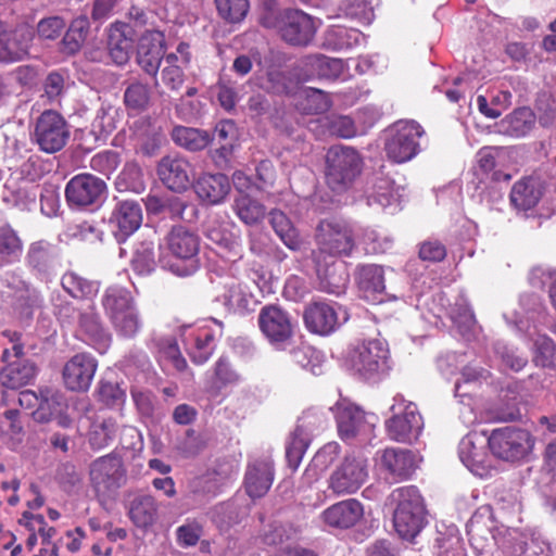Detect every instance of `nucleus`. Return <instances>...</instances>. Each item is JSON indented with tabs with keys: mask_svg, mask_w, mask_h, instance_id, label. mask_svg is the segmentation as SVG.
Here are the masks:
<instances>
[{
	"mask_svg": "<svg viewBox=\"0 0 556 556\" xmlns=\"http://www.w3.org/2000/svg\"><path fill=\"white\" fill-rule=\"evenodd\" d=\"M169 253L177 260L170 270L177 276L187 277L199 269V236L184 226H176L165 237Z\"/></svg>",
	"mask_w": 556,
	"mask_h": 556,
	"instance_id": "4",
	"label": "nucleus"
},
{
	"mask_svg": "<svg viewBox=\"0 0 556 556\" xmlns=\"http://www.w3.org/2000/svg\"><path fill=\"white\" fill-rule=\"evenodd\" d=\"M197 195L207 204H218L230 191V182L224 174H204L193 186Z\"/></svg>",
	"mask_w": 556,
	"mask_h": 556,
	"instance_id": "31",
	"label": "nucleus"
},
{
	"mask_svg": "<svg viewBox=\"0 0 556 556\" xmlns=\"http://www.w3.org/2000/svg\"><path fill=\"white\" fill-rule=\"evenodd\" d=\"M65 408L66 401L62 392L52 388L40 389L39 406L34 412V418L39 422L58 419L61 426H66V418L63 417Z\"/></svg>",
	"mask_w": 556,
	"mask_h": 556,
	"instance_id": "30",
	"label": "nucleus"
},
{
	"mask_svg": "<svg viewBox=\"0 0 556 556\" xmlns=\"http://www.w3.org/2000/svg\"><path fill=\"white\" fill-rule=\"evenodd\" d=\"M61 282L63 289L75 299L89 300L99 291L97 282L88 280L74 271L65 273Z\"/></svg>",
	"mask_w": 556,
	"mask_h": 556,
	"instance_id": "48",
	"label": "nucleus"
},
{
	"mask_svg": "<svg viewBox=\"0 0 556 556\" xmlns=\"http://www.w3.org/2000/svg\"><path fill=\"white\" fill-rule=\"evenodd\" d=\"M188 352L193 363L204 364L215 350V337L210 330H199L187 339Z\"/></svg>",
	"mask_w": 556,
	"mask_h": 556,
	"instance_id": "45",
	"label": "nucleus"
},
{
	"mask_svg": "<svg viewBox=\"0 0 556 556\" xmlns=\"http://www.w3.org/2000/svg\"><path fill=\"white\" fill-rule=\"evenodd\" d=\"M142 223V208L135 200L118 201L113 207L108 225L118 243L125 242Z\"/></svg>",
	"mask_w": 556,
	"mask_h": 556,
	"instance_id": "18",
	"label": "nucleus"
},
{
	"mask_svg": "<svg viewBox=\"0 0 556 556\" xmlns=\"http://www.w3.org/2000/svg\"><path fill=\"white\" fill-rule=\"evenodd\" d=\"M388 345L383 340H364L351 350L350 363L361 376L369 379L388 369Z\"/></svg>",
	"mask_w": 556,
	"mask_h": 556,
	"instance_id": "12",
	"label": "nucleus"
},
{
	"mask_svg": "<svg viewBox=\"0 0 556 556\" xmlns=\"http://www.w3.org/2000/svg\"><path fill=\"white\" fill-rule=\"evenodd\" d=\"M395 404L391 406L393 417L387 421L389 437L397 442L413 443L418 440L422 429V417L418 413L416 404H405L402 395L394 397Z\"/></svg>",
	"mask_w": 556,
	"mask_h": 556,
	"instance_id": "7",
	"label": "nucleus"
},
{
	"mask_svg": "<svg viewBox=\"0 0 556 556\" xmlns=\"http://www.w3.org/2000/svg\"><path fill=\"white\" fill-rule=\"evenodd\" d=\"M368 479V459L361 453L346 455L328 478V490L334 496L356 493Z\"/></svg>",
	"mask_w": 556,
	"mask_h": 556,
	"instance_id": "5",
	"label": "nucleus"
},
{
	"mask_svg": "<svg viewBox=\"0 0 556 556\" xmlns=\"http://www.w3.org/2000/svg\"><path fill=\"white\" fill-rule=\"evenodd\" d=\"M364 515L361 502L348 498L332 504L320 514L321 521L334 529H349L355 526Z\"/></svg>",
	"mask_w": 556,
	"mask_h": 556,
	"instance_id": "23",
	"label": "nucleus"
},
{
	"mask_svg": "<svg viewBox=\"0 0 556 556\" xmlns=\"http://www.w3.org/2000/svg\"><path fill=\"white\" fill-rule=\"evenodd\" d=\"M88 33L89 21L87 17L79 16L73 20L61 41L62 51L67 54H74L79 51Z\"/></svg>",
	"mask_w": 556,
	"mask_h": 556,
	"instance_id": "51",
	"label": "nucleus"
},
{
	"mask_svg": "<svg viewBox=\"0 0 556 556\" xmlns=\"http://www.w3.org/2000/svg\"><path fill=\"white\" fill-rule=\"evenodd\" d=\"M121 164L119 154L115 151H103L94 154L90 160V167L110 177Z\"/></svg>",
	"mask_w": 556,
	"mask_h": 556,
	"instance_id": "64",
	"label": "nucleus"
},
{
	"mask_svg": "<svg viewBox=\"0 0 556 556\" xmlns=\"http://www.w3.org/2000/svg\"><path fill=\"white\" fill-rule=\"evenodd\" d=\"M191 166L178 155L162 157L157 165V175L163 184L174 191L186 190L190 184Z\"/></svg>",
	"mask_w": 556,
	"mask_h": 556,
	"instance_id": "27",
	"label": "nucleus"
},
{
	"mask_svg": "<svg viewBox=\"0 0 556 556\" xmlns=\"http://www.w3.org/2000/svg\"><path fill=\"white\" fill-rule=\"evenodd\" d=\"M22 241L9 225L0 226V267L16 262L22 254Z\"/></svg>",
	"mask_w": 556,
	"mask_h": 556,
	"instance_id": "50",
	"label": "nucleus"
},
{
	"mask_svg": "<svg viewBox=\"0 0 556 556\" xmlns=\"http://www.w3.org/2000/svg\"><path fill=\"white\" fill-rule=\"evenodd\" d=\"M110 320L117 333L125 338L135 337L141 328V320L136 305L115 314L110 317Z\"/></svg>",
	"mask_w": 556,
	"mask_h": 556,
	"instance_id": "54",
	"label": "nucleus"
},
{
	"mask_svg": "<svg viewBox=\"0 0 556 556\" xmlns=\"http://www.w3.org/2000/svg\"><path fill=\"white\" fill-rule=\"evenodd\" d=\"M460 462L476 476L483 477L489 472L490 465L483 445L478 446L475 435L464 437L458 445Z\"/></svg>",
	"mask_w": 556,
	"mask_h": 556,
	"instance_id": "34",
	"label": "nucleus"
},
{
	"mask_svg": "<svg viewBox=\"0 0 556 556\" xmlns=\"http://www.w3.org/2000/svg\"><path fill=\"white\" fill-rule=\"evenodd\" d=\"M368 205H377L381 208L399 204V193L394 188V181L380 173H376L371 180V187L367 190Z\"/></svg>",
	"mask_w": 556,
	"mask_h": 556,
	"instance_id": "36",
	"label": "nucleus"
},
{
	"mask_svg": "<svg viewBox=\"0 0 556 556\" xmlns=\"http://www.w3.org/2000/svg\"><path fill=\"white\" fill-rule=\"evenodd\" d=\"M117 431L118 426L112 418L93 422L89 432V443L94 448H103L115 439Z\"/></svg>",
	"mask_w": 556,
	"mask_h": 556,
	"instance_id": "56",
	"label": "nucleus"
},
{
	"mask_svg": "<svg viewBox=\"0 0 556 556\" xmlns=\"http://www.w3.org/2000/svg\"><path fill=\"white\" fill-rule=\"evenodd\" d=\"M35 38L34 28L27 23H20L8 28L0 22V62L12 63L24 60Z\"/></svg>",
	"mask_w": 556,
	"mask_h": 556,
	"instance_id": "14",
	"label": "nucleus"
},
{
	"mask_svg": "<svg viewBox=\"0 0 556 556\" xmlns=\"http://www.w3.org/2000/svg\"><path fill=\"white\" fill-rule=\"evenodd\" d=\"M258 326L262 333L271 344L280 346L292 338L295 320L281 306L269 304L261 308Z\"/></svg>",
	"mask_w": 556,
	"mask_h": 556,
	"instance_id": "15",
	"label": "nucleus"
},
{
	"mask_svg": "<svg viewBox=\"0 0 556 556\" xmlns=\"http://www.w3.org/2000/svg\"><path fill=\"white\" fill-rule=\"evenodd\" d=\"M531 361L535 367L556 370V343L545 333L531 337Z\"/></svg>",
	"mask_w": 556,
	"mask_h": 556,
	"instance_id": "39",
	"label": "nucleus"
},
{
	"mask_svg": "<svg viewBox=\"0 0 556 556\" xmlns=\"http://www.w3.org/2000/svg\"><path fill=\"white\" fill-rule=\"evenodd\" d=\"M220 488V481L215 472H206L193 478L189 483V489L193 494L202 496H215Z\"/></svg>",
	"mask_w": 556,
	"mask_h": 556,
	"instance_id": "62",
	"label": "nucleus"
},
{
	"mask_svg": "<svg viewBox=\"0 0 556 556\" xmlns=\"http://www.w3.org/2000/svg\"><path fill=\"white\" fill-rule=\"evenodd\" d=\"M542 194V186L538 179L523 178L514 184L509 199L517 211L527 212L536 206Z\"/></svg>",
	"mask_w": 556,
	"mask_h": 556,
	"instance_id": "35",
	"label": "nucleus"
},
{
	"mask_svg": "<svg viewBox=\"0 0 556 556\" xmlns=\"http://www.w3.org/2000/svg\"><path fill=\"white\" fill-rule=\"evenodd\" d=\"M417 455L404 448H386L381 454V466L393 479H407L417 468Z\"/></svg>",
	"mask_w": 556,
	"mask_h": 556,
	"instance_id": "28",
	"label": "nucleus"
},
{
	"mask_svg": "<svg viewBox=\"0 0 556 556\" xmlns=\"http://www.w3.org/2000/svg\"><path fill=\"white\" fill-rule=\"evenodd\" d=\"M331 409L342 440L350 441L358 438L362 441H366L370 439L375 424L359 406L343 399L337 402Z\"/></svg>",
	"mask_w": 556,
	"mask_h": 556,
	"instance_id": "10",
	"label": "nucleus"
},
{
	"mask_svg": "<svg viewBox=\"0 0 556 556\" xmlns=\"http://www.w3.org/2000/svg\"><path fill=\"white\" fill-rule=\"evenodd\" d=\"M117 109L114 106H101L91 123V131L97 140H105L108 136L116 129Z\"/></svg>",
	"mask_w": 556,
	"mask_h": 556,
	"instance_id": "53",
	"label": "nucleus"
},
{
	"mask_svg": "<svg viewBox=\"0 0 556 556\" xmlns=\"http://www.w3.org/2000/svg\"><path fill=\"white\" fill-rule=\"evenodd\" d=\"M488 444L494 456L514 462L526 457L532 451L534 440L525 429L504 427L492 431Z\"/></svg>",
	"mask_w": 556,
	"mask_h": 556,
	"instance_id": "8",
	"label": "nucleus"
},
{
	"mask_svg": "<svg viewBox=\"0 0 556 556\" xmlns=\"http://www.w3.org/2000/svg\"><path fill=\"white\" fill-rule=\"evenodd\" d=\"M304 62L320 78H337L343 67L341 60L331 59L323 54L308 55Z\"/></svg>",
	"mask_w": 556,
	"mask_h": 556,
	"instance_id": "57",
	"label": "nucleus"
},
{
	"mask_svg": "<svg viewBox=\"0 0 556 556\" xmlns=\"http://www.w3.org/2000/svg\"><path fill=\"white\" fill-rule=\"evenodd\" d=\"M39 186L22 177L9 176L1 193L2 201L21 211H30L36 205Z\"/></svg>",
	"mask_w": 556,
	"mask_h": 556,
	"instance_id": "21",
	"label": "nucleus"
},
{
	"mask_svg": "<svg viewBox=\"0 0 556 556\" xmlns=\"http://www.w3.org/2000/svg\"><path fill=\"white\" fill-rule=\"evenodd\" d=\"M355 281L365 299L382 302L386 292L383 267L377 264H361L355 269Z\"/></svg>",
	"mask_w": 556,
	"mask_h": 556,
	"instance_id": "26",
	"label": "nucleus"
},
{
	"mask_svg": "<svg viewBox=\"0 0 556 556\" xmlns=\"http://www.w3.org/2000/svg\"><path fill=\"white\" fill-rule=\"evenodd\" d=\"M359 152L348 146H333L326 154L325 179L327 186L341 194L350 190L363 170Z\"/></svg>",
	"mask_w": 556,
	"mask_h": 556,
	"instance_id": "2",
	"label": "nucleus"
},
{
	"mask_svg": "<svg viewBox=\"0 0 556 556\" xmlns=\"http://www.w3.org/2000/svg\"><path fill=\"white\" fill-rule=\"evenodd\" d=\"M324 424L325 419L312 410L305 412L300 418L286 446V458L291 469H298L308 447L311 434L315 429L321 428Z\"/></svg>",
	"mask_w": 556,
	"mask_h": 556,
	"instance_id": "17",
	"label": "nucleus"
},
{
	"mask_svg": "<svg viewBox=\"0 0 556 556\" xmlns=\"http://www.w3.org/2000/svg\"><path fill=\"white\" fill-rule=\"evenodd\" d=\"M128 517L139 529L151 528L159 518V504L150 494L136 495L128 505Z\"/></svg>",
	"mask_w": 556,
	"mask_h": 556,
	"instance_id": "33",
	"label": "nucleus"
},
{
	"mask_svg": "<svg viewBox=\"0 0 556 556\" xmlns=\"http://www.w3.org/2000/svg\"><path fill=\"white\" fill-rule=\"evenodd\" d=\"M78 324L90 343L105 346L110 341V334L102 326L101 319L96 313L93 305L88 304L85 309L79 312Z\"/></svg>",
	"mask_w": 556,
	"mask_h": 556,
	"instance_id": "41",
	"label": "nucleus"
},
{
	"mask_svg": "<svg viewBox=\"0 0 556 556\" xmlns=\"http://www.w3.org/2000/svg\"><path fill=\"white\" fill-rule=\"evenodd\" d=\"M108 50L113 62L126 64L134 51L135 30L126 23H113L108 29Z\"/></svg>",
	"mask_w": 556,
	"mask_h": 556,
	"instance_id": "25",
	"label": "nucleus"
},
{
	"mask_svg": "<svg viewBox=\"0 0 556 556\" xmlns=\"http://www.w3.org/2000/svg\"><path fill=\"white\" fill-rule=\"evenodd\" d=\"M346 320V312L338 304L314 302L304 312L306 328L321 336L330 334Z\"/></svg>",
	"mask_w": 556,
	"mask_h": 556,
	"instance_id": "16",
	"label": "nucleus"
},
{
	"mask_svg": "<svg viewBox=\"0 0 556 556\" xmlns=\"http://www.w3.org/2000/svg\"><path fill=\"white\" fill-rule=\"evenodd\" d=\"M37 375L36 365L27 359L11 362L0 374L2 386L9 389H18L30 383Z\"/></svg>",
	"mask_w": 556,
	"mask_h": 556,
	"instance_id": "37",
	"label": "nucleus"
},
{
	"mask_svg": "<svg viewBox=\"0 0 556 556\" xmlns=\"http://www.w3.org/2000/svg\"><path fill=\"white\" fill-rule=\"evenodd\" d=\"M108 194L105 181L91 174L72 177L65 187V199L70 207L93 211L102 205Z\"/></svg>",
	"mask_w": 556,
	"mask_h": 556,
	"instance_id": "6",
	"label": "nucleus"
},
{
	"mask_svg": "<svg viewBox=\"0 0 556 556\" xmlns=\"http://www.w3.org/2000/svg\"><path fill=\"white\" fill-rule=\"evenodd\" d=\"M155 266L154 241L143 240L139 242L134 251L131 267L140 275L151 273Z\"/></svg>",
	"mask_w": 556,
	"mask_h": 556,
	"instance_id": "55",
	"label": "nucleus"
},
{
	"mask_svg": "<svg viewBox=\"0 0 556 556\" xmlns=\"http://www.w3.org/2000/svg\"><path fill=\"white\" fill-rule=\"evenodd\" d=\"M391 498L396 503L393 523L396 532L403 539H414L426 523L424 500L414 485L395 489Z\"/></svg>",
	"mask_w": 556,
	"mask_h": 556,
	"instance_id": "3",
	"label": "nucleus"
},
{
	"mask_svg": "<svg viewBox=\"0 0 556 556\" xmlns=\"http://www.w3.org/2000/svg\"><path fill=\"white\" fill-rule=\"evenodd\" d=\"M269 224L283 244L290 250H300L302 241L290 218L280 210L268 213Z\"/></svg>",
	"mask_w": 556,
	"mask_h": 556,
	"instance_id": "44",
	"label": "nucleus"
},
{
	"mask_svg": "<svg viewBox=\"0 0 556 556\" xmlns=\"http://www.w3.org/2000/svg\"><path fill=\"white\" fill-rule=\"evenodd\" d=\"M232 211L245 225L260 224L266 216V207L249 194H238L233 199Z\"/></svg>",
	"mask_w": 556,
	"mask_h": 556,
	"instance_id": "43",
	"label": "nucleus"
},
{
	"mask_svg": "<svg viewBox=\"0 0 556 556\" xmlns=\"http://www.w3.org/2000/svg\"><path fill=\"white\" fill-rule=\"evenodd\" d=\"M275 477L274 463L270 457L255 459L248 465L244 486L252 498L263 497L270 489Z\"/></svg>",
	"mask_w": 556,
	"mask_h": 556,
	"instance_id": "24",
	"label": "nucleus"
},
{
	"mask_svg": "<svg viewBox=\"0 0 556 556\" xmlns=\"http://www.w3.org/2000/svg\"><path fill=\"white\" fill-rule=\"evenodd\" d=\"M488 532L483 527L479 525L477 517H472L467 523V534L473 549L479 556H493L492 546L494 545L493 538L489 540L482 534Z\"/></svg>",
	"mask_w": 556,
	"mask_h": 556,
	"instance_id": "58",
	"label": "nucleus"
},
{
	"mask_svg": "<svg viewBox=\"0 0 556 556\" xmlns=\"http://www.w3.org/2000/svg\"><path fill=\"white\" fill-rule=\"evenodd\" d=\"M535 124V114L529 108H519L505 116L498 124L500 132L520 138L531 131Z\"/></svg>",
	"mask_w": 556,
	"mask_h": 556,
	"instance_id": "38",
	"label": "nucleus"
},
{
	"mask_svg": "<svg viewBox=\"0 0 556 556\" xmlns=\"http://www.w3.org/2000/svg\"><path fill=\"white\" fill-rule=\"evenodd\" d=\"M98 368V361L89 353H77L64 365L62 377L65 387L74 392L89 390Z\"/></svg>",
	"mask_w": 556,
	"mask_h": 556,
	"instance_id": "19",
	"label": "nucleus"
},
{
	"mask_svg": "<svg viewBox=\"0 0 556 556\" xmlns=\"http://www.w3.org/2000/svg\"><path fill=\"white\" fill-rule=\"evenodd\" d=\"M228 313H244L249 308L251 294L245 287L236 280H231L224 287V292L216 298Z\"/></svg>",
	"mask_w": 556,
	"mask_h": 556,
	"instance_id": "40",
	"label": "nucleus"
},
{
	"mask_svg": "<svg viewBox=\"0 0 556 556\" xmlns=\"http://www.w3.org/2000/svg\"><path fill=\"white\" fill-rule=\"evenodd\" d=\"M364 40L363 34L355 28L332 26L325 35V46L333 50L351 49Z\"/></svg>",
	"mask_w": 556,
	"mask_h": 556,
	"instance_id": "47",
	"label": "nucleus"
},
{
	"mask_svg": "<svg viewBox=\"0 0 556 556\" xmlns=\"http://www.w3.org/2000/svg\"><path fill=\"white\" fill-rule=\"evenodd\" d=\"M316 250L314 262L350 257L356 248V239L352 225L338 218H326L319 222L315 233Z\"/></svg>",
	"mask_w": 556,
	"mask_h": 556,
	"instance_id": "1",
	"label": "nucleus"
},
{
	"mask_svg": "<svg viewBox=\"0 0 556 556\" xmlns=\"http://www.w3.org/2000/svg\"><path fill=\"white\" fill-rule=\"evenodd\" d=\"M494 353L500 359L502 366L514 371L521 370L527 364L528 358L518 354V351L504 342H496L494 344Z\"/></svg>",
	"mask_w": 556,
	"mask_h": 556,
	"instance_id": "59",
	"label": "nucleus"
},
{
	"mask_svg": "<svg viewBox=\"0 0 556 556\" xmlns=\"http://www.w3.org/2000/svg\"><path fill=\"white\" fill-rule=\"evenodd\" d=\"M503 155L504 150L497 147H484L477 153L478 168L492 181H507L511 178L510 174L498 168Z\"/></svg>",
	"mask_w": 556,
	"mask_h": 556,
	"instance_id": "42",
	"label": "nucleus"
},
{
	"mask_svg": "<svg viewBox=\"0 0 556 556\" xmlns=\"http://www.w3.org/2000/svg\"><path fill=\"white\" fill-rule=\"evenodd\" d=\"M304 112L320 114L329 110L331 101L327 93L320 89L307 88L304 90V98L301 102Z\"/></svg>",
	"mask_w": 556,
	"mask_h": 556,
	"instance_id": "61",
	"label": "nucleus"
},
{
	"mask_svg": "<svg viewBox=\"0 0 556 556\" xmlns=\"http://www.w3.org/2000/svg\"><path fill=\"white\" fill-rule=\"evenodd\" d=\"M89 475L99 495H112L127 481V470L123 459L116 454H108L93 460Z\"/></svg>",
	"mask_w": 556,
	"mask_h": 556,
	"instance_id": "11",
	"label": "nucleus"
},
{
	"mask_svg": "<svg viewBox=\"0 0 556 556\" xmlns=\"http://www.w3.org/2000/svg\"><path fill=\"white\" fill-rule=\"evenodd\" d=\"M219 15L230 22H241L249 11V0H215Z\"/></svg>",
	"mask_w": 556,
	"mask_h": 556,
	"instance_id": "60",
	"label": "nucleus"
},
{
	"mask_svg": "<svg viewBox=\"0 0 556 556\" xmlns=\"http://www.w3.org/2000/svg\"><path fill=\"white\" fill-rule=\"evenodd\" d=\"M26 264L38 276H49L60 264V252L55 244L38 240L28 245Z\"/></svg>",
	"mask_w": 556,
	"mask_h": 556,
	"instance_id": "22",
	"label": "nucleus"
},
{
	"mask_svg": "<svg viewBox=\"0 0 556 556\" xmlns=\"http://www.w3.org/2000/svg\"><path fill=\"white\" fill-rule=\"evenodd\" d=\"M164 55V42L160 35L148 36L141 39L137 52V61L143 72L155 77Z\"/></svg>",
	"mask_w": 556,
	"mask_h": 556,
	"instance_id": "32",
	"label": "nucleus"
},
{
	"mask_svg": "<svg viewBox=\"0 0 556 556\" xmlns=\"http://www.w3.org/2000/svg\"><path fill=\"white\" fill-rule=\"evenodd\" d=\"M102 305L110 318L115 314L135 306L136 304L129 290L123 287L113 286L105 290L102 299Z\"/></svg>",
	"mask_w": 556,
	"mask_h": 556,
	"instance_id": "49",
	"label": "nucleus"
},
{
	"mask_svg": "<svg viewBox=\"0 0 556 556\" xmlns=\"http://www.w3.org/2000/svg\"><path fill=\"white\" fill-rule=\"evenodd\" d=\"M70 138L65 118L56 111L46 110L36 119L33 139L46 153L61 151Z\"/></svg>",
	"mask_w": 556,
	"mask_h": 556,
	"instance_id": "9",
	"label": "nucleus"
},
{
	"mask_svg": "<svg viewBox=\"0 0 556 556\" xmlns=\"http://www.w3.org/2000/svg\"><path fill=\"white\" fill-rule=\"evenodd\" d=\"M279 31L292 46H307L316 34L314 20L300 10L286 11L279 21Z\"/></svg>",
	"mask_w": 556,
	"mask_h": 556,
	"instance_id": "20",
	"label": "nucleus"
},
{
	"mask_svg": "<svg viewBox=\"0 0 556 556\" xmlns=\"http://www.w3.org/2000/svg\"><path fill=\"white\" fill-rule=\"evenodd\" d=\"M164 207L169 212L172 217L186 222H193L198 216L195 206L181 197L174 195L168 198L164 203Z\"/></svg>",
	"mask_w": 556,
	"mask_h": 556,
	"instance_id": "63",
	"label": "nucleus"
},
{
	"mask_svg": "<svg viewBox=\"0 0 556 556\" xmlns=\"http://www.w3.org/2000/svg\"><path fill=\"white\" fill-rule=\"evenodd\" d=\"M336 261H319L315 262V265L320 289L330 294L341 295L345 293L349 274L343 266H337Z\"/></svg>",
	"mask_w": 556,
	"mask_h": 556,
	"instance_id": "29",
	"label": "nucleus"
},
{
	"mask_svg": "<svg viewBox=\"0 0 556 556\" xmlns=\"http://www.w3.org/2000/svg\"><path fill=\"white\" fill-rule=\"evenodd\" d=\"M391 132L386 143V151L392 161L404 163L418 154V138L424 135V129L418 123L400 121L393 125Z\"/></svg>",
	"mask_w": 556,
	"mask_h": 556,
	"instance_id": "13",
	"label": "nucleus"
},
{
	"mask_svg": "<svg viewBox=\"0 0 556 556\" xmlns=\"http://www.w3.org/2000/svg\"><path fill=\"white\" fill-rule=\"evenodd\" d=\"M124 104L128 111L140 113L146 111L151 101V87L138 79L125 83Z\"/></svg>",
	"mask_w": 556,
	"mask_h": 556,
	"instance_id": "46",
	"label": "nucleus"
},
{
	"mask_svg": "<svg viewBox=\"0 0 556 556\" xmlns=\"http://www.w3.org/2000/svg\"><path fill=\"white\" fill-rule=\"evenodd\" d=\"M172 139L178 146L190 151L203 150L210 142L206 131L185 126H176L172 131Z\"/></svg>",
	"mask_w": 556,
	"mask_h": 556,
	"instance_id": "52",
	"label": "nucleus"
}]
</instances>
